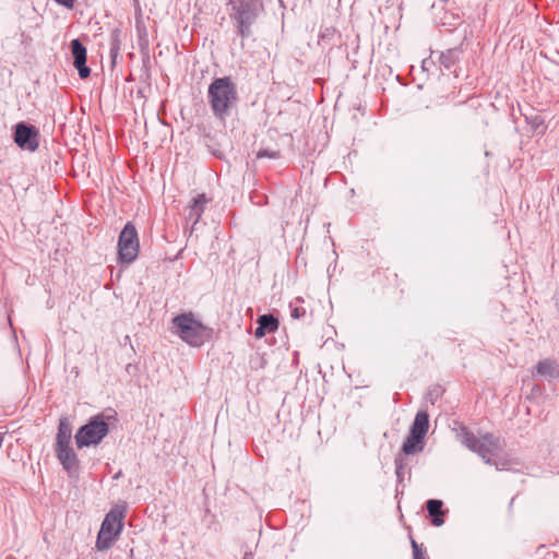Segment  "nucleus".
Returning <instances> with one entry per match:
<instances>
[{
  "instance_id": "24",
  "label": "nucleus",
  "mask_w": 559,
  "mask_h": 559,
  "mask_svg": "<svg viewBox=\"0 0 559 559\" xmlns=\"http://www.w3.org/2000/svg\"><path fill=\"white\" fill-rule=\"evenodd\" d=\"M53 1L57 2L59 5L64 7L66 9H72L74 7L75 0H53Z\"/></svg>"
},
{
  "instance_id": "28",
  "label": "nucleus",
  "mask_w": 559,
  "mask_h": 559,
  "mask_svg": "<svg viewBox=\"0 0 559 559\" xmlns=\"http://www.w3.org/2000/svg\"><path fill=\"white\" fill-rule=\"evenodd\" d=\"M411 544L413 548V555L423 551L421 547L416 543L415 539H412Z\"/></svg>"
},
{
  "instance_id": "20",
  "label": "nucleus",
  "mask_w": 559,
  "mask_h": 559,
  "mask_svg": "<svg viewBox=\"0 0 559 559\" xmlns=\"http://www.w3.org/2000/svg\"><path fill=\"white\" fill-rule=\"evenodd\" d=\"M511 461L508 459L502 457H492V464H489L490 466H495L498 471H504L508 469L510 466Z\"/></svg>"
},
{
  "instance_id": "15",
  "label": "nucleus",
  "mask_w": 559,
  "mask_h": 559,
  "mask_svg": "<svg viewBox=\"0 0 559 559\" xmlns=\"http://www.w3.org/2000/svg\"><path fill=\"white\" fill-rule=\"evenodd\" d=\"M427 511L431 516V523L435 526H441L444 523V511L442 510L443 502L438 499H430L426 503Z\"/></svg>"
},
{
  "instance_id": "29",
  "label": "nucleus",
  "mask_w": 559,
  "mask_h": 559,
  "mask_svg": "<svg viewBox=\"0 0 559 559\" xmlns=\"http://www.w3.org/2000/svg\"><path fill=\"white\" fill-rule=\"evenodd\" d=\"M540 124H543V120L540 117L536 116L532 121L533 129L537 130Z\"/></svg>"
},
{
  "instance_id": "14",
  "label": "nucleus",
  "mask_w": 559,
  "mask_h": 559,
  "mask_svg": "<svg viewBox=\"0 0 559 559\" xmlns=\"http://www.w3.org/2000/svg\"><path fill=\"white\" fill-rule=\"evenodd\" d=\"M429 429V415L425 411H420L416 414L409 432L414 433V437L425 439Z\"/></svg>"
},
{
  "instance_id": "8",
  "label": "nucleus",
  "mask_w": 559,
  "mask_h": 559,
  "mask_svg": "<svg viewBox=\"0 0 559 559\" xmlns=\"http://www.w3.org/2000/svg\"><path fill=\"white\" fill-rule=\"evenodd\" d=\"M38 136L39 132L33 124L19 122L15 126L14 142L22 150H27L29 152L36 151L39 146Z\"/></svg>"
},
{
  "instance_id": "22",
  "label": "nucleus",
  "mask_w": 559,
  "mask_h": 559,
  "mask_svg": "<svg viewBox=\"0 0 559 559\" xmlns=\"http://www.w3.org/2000/svg\"><path fill=\"white\" fill-rule=\"evenodd\" d=\"M394 464H395V474H396L399 480L402 481V479L404 477V462H403V459L401 456L395 457Z\"/></svg>"
},
{
  "instance_id": "17",
  "label": "nucleus",
  "mask_w": 559,
  "mask_h": 559,
  "mask_svg": "<svg viewBox=\"0 0 559 559\" xmlns=\"http://www.w3.org/2000/svg\"><path fill=\"white\" fill-rule=\"evenodd\" d=\"M424 439L414 437V433L409 432L402 445V452L406 455L415 454L424 450Z\"/></svg>"
},
{
  "instance_id": "13",
  "label": "nucleus",
  "mask_w": 559,
  "mask_h": 559,
  "mask_svg": "<svg viewBox=\"0 0 559 559\" xmlns=\"http://www.w3.org/2000/svg\"><path fill=\"white\" fill-rule=\"evenodd\" d=\"M72 438V426L67 417L59 420L58 432L56 438V449L70 447Z\"/></svg>"
},
{
  "instance_id": "2",
  "label": "nucleus",
  "mask_w": 559,
  "mask_h": 559,
  "mask_svg": "<svg viewBox=\"0 0 559 559\" xmlns=\"http://www.w3.org/2000/svg\"><path fill=\"white\" fill-rule=\"evenodd\" d=\"M228 15L237 35L243 40L252 36V26L264 12L263 0H228Z\"/></svg>"
},
{
  "instance_id": "26",
  "label": "nucleus",
  "mask_w": 559,
  "mask_h": 559,
  "mask_svg": "<svg viewBox=\"0 0 559 559\" xmlns=\"http://www.w3.org/2000/svg\"><path fill=\"white\" fill-rule=\"evenodd\" d=\"M109 52H110L111 63L114 66L117 61L119 53H120V49L110 48Z\"/></svg>"
},
{
  "instance_id": "30",
  "label": "nucleus",
  "mask_w": 559,
  "mask_h": 559,
  "mask_svg": "<svg viewBox=\"0 0 559 559\" xmlns=\"http://www.w3.org/2000/svg\"><path fill=\"white\" fill-rule=\"evenodd\" d=\"M414 559H427V557L424 554V551H420V552L414 554Z\"/></svg>"
},
{
  "instance_id": "7",
  "label": "nucleus",
  "mask_w": 559,
  "mask_h": 559,
  "mask_svg": "<svg viewBox=\"0 0 559 559\" xmlns=\"http://www.w3.org/2000/svg\"><path fill=\"white\" fill-rule=\"evenodd\" d=\"M140 250L138 230L132 222H128L122 228L118 239V259L122 263H132Z\"/></svg>"
},
{
  "instance_id": "21",
  "label": "nucleus",
  "mask_w": 559,
  "mask_h": 559,
  "mask_svg": "<svg viewBox=\"0 0 559 559\" xmlns=\"http://www.w3.org/2000/svg\"><path fill=\"white\" fill-rule=\"evenodd\" d=\"M265 364H266L265 359L260 355H255L250 358V367L252 369L257 370V369L264 368Z\"/></svg>"
},
{
  "instance_id": "12",
  "label": "nucleus",
  "mask_w": 559,
  "mask_h": 559,
  "mask_svg": "<svg viewBox=\"0 0 559 559\" xmlns=\"http://www.w3.org/2000/svg\"><path fill=\"white\" fill-rule=\"evenodd\" d=\"M463 55V47L459 45L456 47L441 51L439 55V62L445 70H452L461 60Z\"/></svg>"
},
{
  "instance_id": "31",
  "label": "nucleus",
  "mask_w": 559,
  "mask_h": 559,
  "mask_svg": "<svg viewBox=\"0 0 559 559\" xmlns=\"http://www.w3.org/2000/svg\"><path fill=\"white\" fill-rule=\"evenodd\" d=\"M242 559H253V556L250 552H246Z\"/></svg>"
},
{
  "instance_id": "4",
  "label": "nucleus",
  "mask_w": 559,
  "mask_h": 559,
  "mask_svg": "<svg viewBox=\"0 0 559 559\" xmlns=\"http://www.w3.org/2000/svg\"><path fill=\"white\" fill-rule=\"evenodd\" d=\"M457 437L463 445L477 453L486 464H492V457L498 456L503 448L502 440L493 433L486 432L477 438L466 426L460 427Z\"/></svg>"
},
{
  "instance_id": "10",
  "label": "nucleus",
  "mask_w": 559,
  "mask_h": 559,
  "mask_svg": "<svg viewBox=\"0 0 559 559\" xmlns=\"http://www.w3.org/2000/svg\"><path fill=\"white\" fill-rule=\"evenodd\" d=\"M71 53L74 59L73 66L78 69L79 76L87 79L91 74V69L86 66L87 51L79 38L71 40Z\"/></svg>"
},
{
  "instance_id": "23",
  "label": "nucleus",
  "mask_w": 559,
  "mask_h": 559,
  "mask_svg": "<svg viewBox=\"0 0 559 559\" xmlns=\"http://www.w3.org/2000/svg\"><path fill=\"white\" fill-rule=\"evenodd\" d=\"M278 158L280 152L277 151H271V150H261L257 153V158Z\"/></svg>"
},
{
  "instance_id": "19",
  "label": "nucleus",
  "mask_w": 559,
  "mask_h": 559,
  "mask_svg": "<svg viewBox=\"0 0 559 559\" xmlns=\"http://www.w3.org/2000/svg\"><path fill=\"white\" fill-rule=\"evenodd\" d=\"M121 32L118 28H115L110 33V48L121 49Z\"/></svg>"
},
{
  "instance_id": "3",
  "label": "nucleus",
  "mask_w": 559,
  "mask_h": 559,
  "mask_svg": "<svg viewBox=\"0 0 559 559\" xmlns=\"http://www.w3.org/2000/svg\"><path fill=\"white\" fill-rule=\"evenodd\" d=\"M170 331L192 347H200L212 336L213 330L204 325L191 311L171 319Z\"/></svg>"
},
{
  "instance_id": "16",
  "label": "nucleus",
  "mask_w": 559,
  "mask_h": 559,
  "mask_svg": "<svg viewBox=\"0 0 559 559\" xmlns=\"http://www.w3.org/2000/svg\"><path fill=\"white\" fill-rule=\"evenodd\" d=\"M536 371L549 380L559 378V366L551 359L540 360L536 366Z\"/></svg>"
},
{
  "instance_id": "9",
  "label": "nucleus",
  "mask_w": 559,
  "mask_h": 559,
  "mask_svg": "<svg viewBox=\"0 0 559 559\" xmlns=\"http://www.w3.org/2000/svg\"><path fill=\"white\" fill-rule=\"evenodd\" d=\"M209 202L210 199L206 197V194L200 193L197 197H194L191 203L187 206L188 214L186 221L187 224H191L189 229L190 235L193 233L195 225L202 217V214L204 213Z\"/></svg>"
},
{
  "instance_id": "11",
  "label": "nucleus",
  "mask_w": 559,
  "mask_h": 559,
  "mask_svg": "<svg viewBox=\"0 0 559 559\" xmlns=\"http://www.w3.org/2000/svg\"><path fill=\"white\" fill-rule=\"evenodd\" d=\"M55 451L59 462L67 473L70 476H78L80 471V461L71 445L55 449Z\"/></svg>"
},
{
  "instance_id": "18",
  "label": "nucleus",
  "mask_w": 559,
  "mask_h": 559,
  "mask_svg": "<svg viewBox=\"0 0 559 559\" xmlns=\"http://www.w3.org/2000/svg\"><path fill=\"white\" fill-rule=\"evenodd\" d=\"M258 324L266 331V333H274L278 330L280 322L273 314H262L258 318Z\"/></svg>"
},
{
  "instance_id": "6",
  "label": "nucleus",
  "mask_w": 559,
  "mask_h": 559,
  "mask_svg": "<svg viewBox=\"0 0 559 559\" xmlns=\"http://www.w3.org/2000/svg\"><path fill=\"white\" fill-rule=\"evenodd\" d=\"M123 512L117 509H112L106 514L96 539L98 550L109 549L118 539L123 527Z\"/></svg>"
},
{
  "instance_id": "1",
  "label": "nucleus",
  "mask_w": 559,
  "mask_h": 559,
  "mask_svg": "<svg viewBox=\"0 0 559 559\" xmlns=\"http://www.w3.org/2000/svg\"><path fill=\"white\" fill-rule=\"evenodd\" d=\"M207 100L213 116L224 121L237 108L239 96L236 83L230 76L215 78L209 85Z\"/></svg>"
},
{
  "instance_id": "25",
  "label": "nucleus",
  "mask_w": 559,
  "mask_h": 559,
  "mask_svg": "<svg viewBox=\"0 0 559 559\" xmlns=\"http://www.w3.org/2000/svg\"><path fill=\"white\" fill-rule=\"evenodd\" d=\"M306 313V310L304 308H299V307H296L294 310H293V318H296V319H299L300 317L305 316Z\"/></svg>"
},
{
  "instance_id": "27",
  "label": "nucleus",
  "mask_w": 559,
  "mask_h": 559,
  "mask_svg": "<svg viewBox=\"0 0 559 559\" xmlns=\"http://www.w3.org/2000/svg\"><path fill=\"white\" fill-rule=\"evenodd\" d=\"M266 331L262 328V325L258 324L257 329H255V332H254V336L257 338H261L263 337L264 335H266Z\"/></svg>"
},
{
  "instance_id": "5",
  "label": "nucleus",
  "mask_w": 559,
  "mask_h": 559,
  "mask_svg": "<svg viewBox=\"0 0 559 559\" xmlns=\"http://www.w3.org/2000/svg\"><path fill=\"white\" fill-rule=\"evenodd\" d=\"M116 415L115 411L109 409L91 417L74 436L76 447L82 449L100 443L109 432V421L116 420Z\"/></svg>"
}]
</instances>
